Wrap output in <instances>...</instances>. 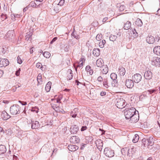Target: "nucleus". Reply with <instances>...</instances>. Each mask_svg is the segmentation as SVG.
<instances>
[{
    "label": "nucleus",
    "mask_w": 160,
    "mask_h": 160,
    "mask_svg": "<svg viewBox=\"0 0 160 160\" xmlns=\"http://www.w3.org/2000/svg\"><path fill=\"white\" fill-rule=\"evenodd\" d=\"M36 66L37 68H40L42 70H43V68L42 67L41 63L38 62L36 64Z\"/></svg>",
    "instance_id": "50"
},
{
    "label": "nucleus",
    "mask_w": 160,
    "mask_h": 160,
    "mask_svg": "<svg viewBox=\"0 0 160 160\" xmlns=\"http://www.w3.org/2000/svg\"><path fill=\"white\" fill-rule=\"evenodd\" d=\"M70 140L71 143H76L79 142L80 139L77 136H73L70 138Z\"/></svg>",
    "instance_id": "17"
},
{
    "label": "nucleus",
    "mask_w": 160,
    "mask_h": 160,
    "mask_svg": "<svg viewBox=\"0 0 160 160\" xmlns=\"http://www.w3.org/2000/svg\"><path fill=\"white\" fill-rule=\"evenodd\" d=\"M43 55L44 57L46 58H49L51 55L50 53L48 52H45L43 53Z\"/></svg>",
    "instance_id": "40"
},
{
    "label": "nucleus",
    "mask_w": 160,
    "mask_h": 160,
    "mask_svg": "<svg viewBox=\"0 0 160 160\" xmlns=\"http://www.w3.org/2000/svg\"><path fill=\"white\" fill-rule=\"evenodd\" d=\"M62 98V95H60L58 96L57 99H55V100L56 101V102L57 103H60L61 102L60 101Z\"/></svg>",
    "instance_id": "49"
},
{
    "label": "nucleus",
    "mask_w": 160,
    "mask_h": 160,
    "mask_svg": "<svg viewBox=\"0 0 160 160\" xmlns=\"http://www.w3.org/2000/svg\"><path fill=\"white\" fill-rule=\"evenodd\" d=\"M40 126L39 122L38 121H32L31 128L32 129L38 128Z\"/></svg>",
    "instance_id": "11"
},
{
    "label": "nucleus",
    "mask_w": 160,
    "mask_h": 160,
    "mask_svg": "<svg viewBox=\"0 0 160 160\" xmlns=\"http://www.w3.org/2000/svg\"><path fill=\"white\" fill-rule=\"evenodd\" d=\"M106 42L105 40H103L102 42H100L99 43V46L101 48H103L104 47V45Z\"/></svg>",
    "instance_id": "42"
},
{
    "label": "nucleus",
    "mask_w": 160,
    "mask_h": 160,
    "mask_svg": "<svg viewBox=\"0 0 160 160\" xmlns=\"http://www.w3.org/2000/svg\"><path fill=\"white\" fill-rule=\"evenodd\" d=\"M129 31L130 32L129 35L132 36L133 38H135L138 36V34L135 29L131 28Z\"/></svg>",
    "instance_id": "12"
},
{
    "label": "nucleus",
    "mask_w": 160,
    "mask_h": 160,
    "mask_svg": "<svg viewBox=\"0 0 160 160\" xmlns=\"http://www.w3.org/2000/svg\"><path fill=\"white\" fill-rule=\"evenodd\" d=\"M30 34H27L25 36V39L27 41L29 40L31 38V37L32 35L31 33H30Z\"/></svg>",
    "instance_id": "47"
},
{
    "label": "nucleus",
    "mask_w": 160,
    "mask_h": 160,
    "mask_svg": "<svg viewBox=\"0 0 160 160\" xmlns=\"http://www.w3.org/2000/svg\"><path fill=\"white\" fill-rule=\"evenodd\" d=\"M111 82L112 81L111 80L108 78H104L103 80V84L106 88H108L110 87Z\"/></svg>",
    "instance_id": "8"
},
{
    "label": "nucleus",
    "mask_w": 160,
    "mask_h": 160,
    "mask_svg": "<svg viewBox=\"0 0 160 160\" xmlns=\"http://www.w3.org/2000/svg\"><path fill=\"white\" fill-rule=\"evenodd\" d=\"M38 107H35L32 108V111L33 112H35L36 113H37L38 112Z\"/></svg>",
    "instance_id": "52"
},
{
    "label": "nucleus",
    "mask_w": 160,
    "mask_h": 160,
    "mask_svg": "<svg viewBox=\"0 0 160 160\" xmlns=\"http://www.w3.org/2000/svg\"><path fill=\"white\" fill-rule=\"evenodd\" d=\"M69 43L72 46H74L76 43L75 41L73 39L69 40Z\"/></svg>",
    "instance_id": "46"
},
{
    "label": "nucleus",
    "mask_w": 160,
    "mask_h": 160,
    "mask_svg": "<svg viewBox=\"0 0 160 160\" xmlns=\"http://www.w3.org/2000/svg\"><path fill=\"white\" fill-rule=\"evenodd\" d=\"M101 69L102 73L103 74H107L108 71V67L106 65H103Z\"/></svg>",
    "instance_id": "24"
},
{
    "label": "nucleus",
    "mask_w": 160,
    "mask_h": 160,
    "mask_svg": "<svg viewBox=\"0 0 160 160\" xmlns=\"http://www.w3.org/2000/svg\"><path fill=\"white\" fill-rule=\"evenodd\" d=\"M42 79V77L41 74L40 73H39L38 74V75L37 77V79L38 81V83L39 84H41L40 81L41 82V80Z\"/></svg>",
    "instance_id": "45"
},
{
    "label": "nucleus",
    "mask_w": 160,
    "mask_h": 160,
    "mask_svg": "<svg viewBox=\"0 0 160 160\" xmlns=\"http://www.w3.org/2000/svg\"><path fill=\"white\" fill-rule=\"evenodd\" d=\"M155 41L158 42L160 40V37L158 35L156 36L155 38Z\"/></svg>",
    "instance_id": "60"
},
{
    "label": "nucleus",
    "mask_w": 160,
    "mask_h": 160,
    "mask_svg": "<svg viewBox=\"0 0 160 160\" xmlns=\"http://www.w3.org/2000/svg\"><path fill=\"white\" fill-rule=\"evenodd\" d=\"M133 82L132 79H127L126 80L125 85L128 88H132L134 86Z\"/></svg>",
    "instance_id": "9"
},
{
    "label": "nucleus",
    "mask_w": 160,
    "mask_h": 160,
    "mask_svg": "<svg viewBox=\"0 0 160 160\" xmlns=\"http://www.w3.org/2000/svg\"><path fill=\"white\" fill-rule=\"evenodd\" d=\"M152 64L153 65L160 67V58L153 57L152 61Z\"/></svg>",
    "instance_id": "7"
},
{
    "label": "nucleus",
    "mask_w": 160,
    "mask_h": 160,
    "mask_svg": "<svg viewBox=\"0 0 160 160\" xmlns=\"http://www.w3.org/2000/svg\"><path fill=\"white\" fill-rule=\"evenodd\" d=\"M106 94V92H105L102 91L101 92L100 95L102 96H104Z\"/></svg>",
    "instance_id": "64"
},
{
    "label": "nucleus",
    "mask_w": 160,
    "mask_h": 160,
    "mask_svg": "<svg viewBox=\"0 0 160 160\" xmlns=\"http://www.w3.org/2000/svg\"><path fill=\"white\" fill-rule=\"evenodd\" d=\"M142 146H143L145 148H148L149 146L148 144V141L145 138H143L142 140Z\"/></svg>",
    "instance_id": "26"
},
{
    "label": "nucleus",
    "mask_w": 160,
    "mask_h": 160,
    "mask_svg": "<svg viewBox=\"0 0 160 160\" xmlns=\"http://www.w3.org/2000/svg\"><path fill=\"white\" fill-rule=\"evenodd\" d=\"M1 116L2 118L4 120H8L11 117V116L4 111L2 112Z\"/></svg>",
    "instance_id": "16"
},
{
    "label": "nucleus",
    "mask_w": 160,
    "mask_h": 160,
    "mask_svg": "<svg viewBox=\"0 0 160 160\" xmlns=\"http://www.w3.org/2000/svg\"><path fill=\"white\" fill-rule=\"evenodd\" d=\"M135 152V148L133 146L130 148H128L127 155L129 157L132 156V155Z\"/></svg>",
    "instance_id": "19"
},
{
    "label": "nucleus",
    "mask_w": 160,
    "mask_h": 160,
    "mask_svg": "<svg viewBox=\"0 0 160 160\" xmlns=\"http://www.w3.org/2000/svg\"><path fill=\"white\" fill-rule=\"evenodd\" d=\"M6 147L3 145H0V154H2L5 153L6 151Z\"/></svg>",
    "instance_id": "32"
},
{
    "label": "nucleus",
    "mask_w": 160,
    "mask_h": 160,
    "mask_svg": "<svg viewBox=\"0 0 160 160\" xmlns=\"http://www.w3.org/2000/svg\"><path fill=\"white\" fill-rule=\"evenodd\" d=\"M67 79L69 80H71L72 78L73 75L72 72V71L71 69H69L67 71Z\"/></svg>",
    "instance_id": "23"
},
{
    "label": "nucleus",
    "mask_w": 160,
    "mask_h": 160,
    "mask_svg": "<svg viewBox=\"0 0 160 160\" xmlns=\"http://www.w3.org/2000/svg\"><path fill=\"white\" fill-rule=\"evenodd\" d=\"M11 113L13 115H16L20 112V108L18 105H13L10 108Z\"/></svg>",
    "instance_id": "2"
},
{
    "label": "nucleus",
    "mask_w": 160,
    "mask_h": 160,
    "mask_svg": "<svg viewBox=\"0 0 160 160\" xmlns=\"http://www.w3.org/2000/svg\"><path fill=\"white\" fill-rule=\"evenodd\" d=\"M5 133H6L8 135H10L12 132L10 130H8L6 131Z\"/></svg>",
    "instance_id": "58"
},
{
    "label": "nucleus",
    "mask_w": 160,
    "mask_h": 160,
    "mask_svg": "<svg viewBox=\"0 0 160 160\" xmlns=\"http://www.w3.org/2000/svg\"><path fill=\"white\" fill-rule=\"evenodd\" d=\"M64 0H60L59 3L58 4H59V6H61L63 5L64 3Z\"/></svg>",
    "instance_id": "59"
},
{
    "label": "nucleus",
    "mask_w": 160,
    "mask_h": 160,
    "mask_svg": "<svg viewBox=\"0 0 160 160\" xmlns=\"http://www.w3.org/2000/svg\"><path fill=\"white\" fill-rule=\"evenodd\" d=\"M78 112V110L77 108H74L71 113V115L72 117L75 118L76 117L77 114Z\"/></svg>",
    "instance_id": "30"
},
{
    "label": "nucleus",
    "mask_w": 160,
    "mask_h": 160,
    "mask_svg": "<svg viewBox=\"0 0 160 160\" xmlns=\"http://www.w3.org/2000/svg\"><path fill=\"white\" fill-rule=\"evenodd\" d=\"M131 26V23L130 22L127 21L124 24V26L123 27V28L125 30H128L130 29Z\"/></svg>",
    "instance_id": "27"
},
{
    "label": "nucleus",
    "mask_w": 160,
    "mask_h": 160,
    "mask_svg": "<svg viewBox=\"0 0 160 160\" xmlns=\"http://www.w3.org/2000/svg\"><path fill=\"white\" fill-rule=\"evenodd\" d=\"M1 16V18H2V19H3V20H4L6 19L7 18V17L6 16V14H4L3 13L2 14Z\"/></svg>",
    "instance_id": "54"
},
{
    "label": "nucleus",
    "mask_w": 160,
    "mask_h": 160,
    "mask_svg": "<svg viewBox=\"0 0 160 160\" xmlns=\"http://www.w3.org/2000/svg\"><path fill=\"white\" fill-rule=\"evenodd\" d=\"M9 64V62L7 59H1L0 67L6 66Z\"/></svg>",
    "instance_id": "15"
},
{
    "label": "nucleus",
    "mask_w": 160,
    "mask_h": 160,
    "mask_svg": "<svg viewBox=\"0 0 160 160\" xmlns=\"http://www.w3.org/2000/svg\"><path fill=\"white\" fill-rule=\"evenodd\" d=\"M153 52L156 55H160V47L156 46L153 49Z\"/></svg>",
    "instance_id": "28"
},
{
    "label": "nucleus",
    "mask_w": 160,
    "mask_h": 160,
    "mask_svg": "<svg viewBox=\"0 0 160 160\" xmlns=\"http://www.w3.org/2000/svg\"><path fill=\"white\" fill-rule=\"evenodd\" d=\"M75 31L74 29L73 30V31L72 32L71 34V36H73L74 38H76L77 39H79L80 37L79 35H78L76 33H75L74 32Z\"/></svg>",
    "instance_id": "39"
},
{
    "label": "nucleus",
    "mask_w": 160,
    "mask_h": 160,
    "mask_svg": "<svg viewBox=\"0 0 160 160\" xmlns=\"http://www.w3.org/2000/svg\"><path fill=\"white\" fill-rule=\"evenodd\" d=\"M87 128V127L86 126H84L82 127L81 129V131H84L85 130H86Z\"/></svg>",
    "instance_id": "62"
},
{
    "label": "nucleus",
    "mask_w": 160,
    "mask_h": 160,
    "mask_svg": "<svg viewBox=\"0 0 160 160\" xmlns=\"http://www.w3.org/2000/svg\"><path fill=\"white\" fill-rule=\"evenodd\" d=\"M60 6H59V4L56 5L54 7V10L56 12H58L60 9Z\"/></svg>",
    "instance_id": "44"
},
{
    "label": "nucleus",
    "mask_w": 160,
    "mask_h": 160,
    "mask_svg": "<svg viewBox=\"0 0 160 160\" xmlns=\"http://www.w3.org/2000/svg\"><path fill=\"white\" fill-rule=\"evenodd\" d=\"M104 153L106 156L110 158L113 157L114 155V151L108 148L104 149Z\"/></svg>",
    "instance_id": "5"
},
{
    "label": "nucleus",
    "mask_w": 160,
    "mask_h": 160,
    "mask_svg": "<svg viewBox=\"0 0 160 160\" xmlns=\"http://www.w3.org/2000/svg\"><path fill=\"white\" fill-rule=\"evenodd\" d=\"M58 39V38L55 37L50 42V44H52L54 42H55Z\"/></svg>",
    "instance_id": "55"
},
{
    "label": "nucleus",
    "mask_w": 160,
    "mask_h": 160,
    "mask_svg": "<svg viewBox=\"0 0 160 160\" xmlns=\"http://www.w3.org/2000/svg\"><path fill=\"white\" fill-rule=\"evenodd\" d=\"M68 148L69 151L72 152L78 149V147L76 145H70L68 146Z\"/></svg>",
    "instance_id": "22"
},
{
    "label": "nucleus",
    "mask_w": 160,
    "mask_h": 160,
    "mask_svg": "<svg viewBox=\"0 0 160 160\" xmlns=\"http://www.w3.org/2000/svg\"><path fill=\"white\" fill-rule=\"evenodd\" d=\"M144 77L146 79L150 80L152 77V73L149 71H147L145 72L144 74Z\"/></svg>",
    "instance_id": "13"
},
{
    "label": "nucleus",
    "mask_w": 160,
    "mask_h": 160,
    "mask_svg": "<svg viewBox=\"0 0 160 160\" xmlns=\"http://www.w3.org/2000/svg\"><path fill=\"white\" fill-rule=\"evenodd\" d=\"M30 5L31 6L33 7H36L37 6V4L34 2H31Z\"/></svg>",
    "instance_id": "57"
},
{
    "label": "nucleus",
    "mask_w": 160,
    "mask_h": 160,
    "mask_svg": "<svg viewBox=\"0 0 160 160\" xmlns=\"http://www.w3.org/2000/svg\"><path fill=\"white\" fill-rule=\"evenodd\" d=\"M132 81L135 83H138L141 81L142 79L141 75L138 73H136L132 76Z\"/></svg>",
    "instance_id": "6"
},
{
    "label": "nucleus",
    "mask_w": 160,
    "mask_h": 160,
    "mask_svg": "<svg viewBox=\"0 0 160 160\" xmlns=\"http://www.w3.org/2000/svg\"><path fill=\"white\" fill-rule=\"evenodd\" d=\"M117 75L115 73H112L110 75V78L112 82L111 85L112 87H117L118 83L117 79Z\"/></svg>",
    "instance_id": "3"
},
{
    "label": "nucleus",
    "mask_w": 160,
    "mask_h": 160,
    "mask_svg": "<svg viewBox=\"0 0 160 160\" xmlns=\"http://www.w3.org/2000/svg\"><path fill=\"white\" fill-rule=\"evenodd\" d=\"M147 139V141H148V143L149 144V145L152 146L154 143V141L153 138L152 137H150L148 139Z\"/></svg>",
    "instance_id": "34"
},
{
    "label": "nucleus",
    "mask_w": 160,
    "mask_h": 160,
    "mask_svg": "<svg viewBox=\"0 0 160 160\" xmlns=\"http://www.w3.org/2000/svg\"><path fill=\"white\" fill-rule=\"evenodd\" d=\"M19 102L22 105H25L27 104V102L19 101Z\"/></svg>",
    "instance_id": "63"
},
{
    "label": "nucleus",
    "mask_w": 160,
    "mask_h": 160,
    "mask_svg": "<svg viewBox=\"0 0 160 160\" xmlns=\"http://www.w3.org/2000/svg\"><path fill=\"white\" fill-rule=\"evenodd\" d=\"M96 144L97 148L99 149H102L103 146V143L102 141L100 139L98 140L96 142Z\"/></svg>",
    "instance_id": "20"
},
{
    "label": "nucleus",
    "mask_w": 160,
    "mask_h": 160,
    "mask_svg": "<svg viewBox=\"0 0 160 160\" xmlns=\"http://www.w3.org/2000/svg\"><path fill=\"white\" fill-rule=\"evenodd\" d=\"M117 107L119 108L122 109L125 106V101L123 98H117L116 99Z\"/></svg>",
    "instance_id": "4"
},
{
    "label": "nucleus",
    "mask_w": 160,
    "mask_h": 160,
    "mask_svg": "<svg viewBox=\"0 0 160 160\" xmlns=\"http://www.w3.org/2000/svg\"><path fill=\"white\" fill-rule=\"evenodd\" d=\"M92 53L95 56H98L100 54V50L97 48L94 49L92 51Z\"/></svg>",
    "instance_id": "29"
},
{
    "label": "nucleus",
    "mask_w": 160,
    "mask_h": 160,
    "mask_svg": "<svg viewBox=\"0 0 160 160\" xmlns=\"http://www.w3.org/2000/svg\"><path fill=\"white\" fill-rule=\"evenodd\" d=\"M78 130V127L76 125H73L71 126L70 129V131L72 134H75L77 133Z\"/></svg>",
    "instance_id": "14"
},
{
    "label": "nucleus",
    "mask_w": 160,
    "mask_h": 160,
    "mask_svg": "<svg viewBox=\"0 0 160 160\" xmlns=\"http://www.w3.org/2000/svg\"><path fill=\"white\" fill-rule=\"evenodd\" d=\"M52 83L51 82H48L46 85L45 89L47 92H49L51 87Z\"/></svg>",
    "instance_id": "33"
},
{
    "label": "nucleus",
    "mask_w": 160,
    "mask_h": 160,
    "mask_svg": "<svg viewBox=\"0 0 160 160\" xmlns=\"http://www.w3.org/2000/svg\"><path fill=\"white\" fill-rule=\"evenodd\" d=\"M102 36L101 34H98L97 35L96 37V39L98 41H99L102 38Z\"/></svg>",
    "instance_id": "51"
},
{
    "label": "nucleus",
    "mask_w": 160,
    "mask_h": 160,
    "mask_svg": "<svg viewBox=\"0 0 160 160\" xmlns=\"http://www.w3.org/2000/svg\"><path fill=\"white\" fill-rule=\"evenodd\" d=\"M91 67L89 65H88L86 68V70L89 73L90 75H92L93 73V70L91 69Z\"/></svg>",
    "instance_id": "35"
},
{
    "label": "nucleus",
    "mask_w": 160,
    "mask_h": 160,
    "mask_svg": "<svg viewBox=\"0 0 160 160\" xmlns=\"http://www.w3.org/2000/svg\"><path fill=\"white\" fill-rule=\"evenodd\" d=\"M146 40L148 43L153 44L155 41V39L153 36H150L147 37Z\"/></svg>",
    "instance_id": "21"
},
{
    "label": "nucleus",
    "mask_w": 160,
    "mask_h": 160,
    "mask_svg": "<svg viewBox=\"0 0 160 160\" xmlns=\"http://www.w3.org/2000/svg\"><path fill=\"white\" fill-rule=\"evenodd\" d=\"M14 32L13 31H9L6 34V37L8 40L12 39L14 38Z\"/></svg>",
    "instance_id": "10"
},
{
    "label": "nucleus",
    "mask_w": 160,
    "mask_h": 160,
    "mask_svg": "<svg viewBox=\"0 0 160 160\" xmlns=\"http://www.w3.org/2000/svg\"><path fill=\"white\" fill-rule=\"evenodd\" d=\"M117 37V36L114 35H111L109 37V40L112 41L114 42L115 41Z\"/></svg>",
    "instance_id": "43"
},
{
    "label": "nucleus",
    "mask_w": 160,
    "mask_h": 160,
    "mask_svg": "<svg viewBox=\"0 0 160 160\" xmlns=\"http://www.w3.org/2000/svg\"><path fill=\"white\" fill-rule=\"evenodd\" d=\"M97 80L99 82H101L103 81V78L101 76H99L97 78Z\"/></svg>",
    "instance_id": "56"
},
{
    "label": "nucleus",
    "mask_w": 160,
    "mask_h": 160,
    "mask_svg": "<svg viewBox=\"0 0 160 160\" xmlns=\"http://www.w3.org/2000/svg\"><path fill=\"white\" fill-rule=\"evenodd\" d=\"M119 74L121 76H123L125 73L126 71L125 68L122 67H120L119 68Z\"/></svg>",
    "instance_id": "31"
},
{
    "label": "nucleus",
    "mask_w": 160,
    "mask_h": 160,
    "mask_svg": "<svg viewBox=\"0 0 160 160\" xmlns=\"http://www.w3.org/2000/svg\"><path fill=\"white\" fill-rule=\"evenodd\" d=\"M135 24L138 27H141L142 25V22L141 20L139 18H138L135 22Z\"/></svg>",
    "instance_id": "36"
},
{
    "label": "nucleus",
    "mask_w": 160,
    "mask_h": 160,
    "mask_svg": "<svg viewBox=\"0 0 160 160\" xmlns=\"http://www.w3.org/2000/svg\"><path fill=\"white\" fill-rule=\"evenodd\" d=\"M135 113L133 115L130 119V121L132 122H137L139 120V116Z\"/></svg>",
    "instance_id": "18"
},
{
    "label": "nucleus",
    "mask_w": 160,
    "mask_h": 160,
    "mask_svg": "<svg viewBox=\"0 0 160 160\" xmlns=\"http://www.w3.org/2000/svg\"><path fill=\"white\" fill-rule=\"evenodd\" d=\"M20 69L19 68V69L16 71V75L17 76H18L20 74Z\"/></svg>",
    "instance_id": "61"
},
{
    "label": "nucleus",
    "mask_w": 160,
    "mask_h": 160,
    "mask_svg": "<svg viewBox=\"0 0 160 160\" xmlns=\"http://www.w3.org/2000/svg\"><path fill=\"white\" fill-rule=\"evenodd\" d=\"M103 61L102 59L99 58L98 59L96 62V64L98 67L101 68L103 66Z\"/></svg>",
    "instance_id": "25"
},
{
    "label": "nucleus",
    "mask_w": 160,
    "mask_h": 160,
    "mask_svg": "<svg viewBox=\"0 0 160 160\" xmlns=\"http://www.w3.org/2000/svg\"><path fill=\"white\" fill-rule=\"evenodd\" d=\"M139 136L137 134H136L134 135L133 139H132V142L134 143H136L137 142L139 139Z\"/></svg>",
    "instance_id": "38"
},
{
    "label": "nucleus",
    "mask_w": 160,
    "mask_h": 160,
    "mask_svg": "<svg viewBox=\"0 0 160 160\" xmlns=\"http://www.w3.org/2000/svg\"><path fill=\"white\" fill-rule=\"evenodd\" d=\"M128 151V148L125 147L123 148L121 150V152L123 155H125L127 154Z\"/></svg>",
    "instance_id": "37"
},
{
    "label": "nucleus",
    "mask_w": 160,
    "mask_h": 160,
    "mask_svg": "<svg viewBox=\"0 0 160 160\" xmlns=\"http://www.w3.org/2000/svg\"><path fill=\"white\" fill-rule=\"evenodd\" d=\"M117 7H119V10L120 11H124L125 8V7L124 5H121L120 4H118Z\"/></svg>",
    "instance_id": "41"
},
{
    "label": "nucleus",
    "mask_w": 160,
    "mask_h": 160,
    "mask_svg": "<svg viewBox=\"0 0 160 160\" xmlns=\"http://www.w3.org/2000/svg\"><path fill=\"white\" fill-rule=\"evenodd\" d=\"M138 113V111H136L135 108L133 107L128 109L124 112V115L127 119H130L136 113V112Z\"/></svg>",
    "instance_id": "1"
},
{
    "label": "nucleus",
    "mask_w": 160,
    "mask_h": 160,
    "mask_svg": "<svg viewBox=\"0 0 160 160\" xmlns=\"http://www.w3.org/2000/svg\"><path fill=\"white\" fill-rule=\"evenodd\" d=\"M12 19L13 20H15L16 18H19L20 17V15L18 14H14L13 15H12Z\"/></svg>",
    "instance_id": "48"
},
{
    "label": "nucleus",
    "mask_w": 160,
    "mask_h": 160,
    "mask_svg": "<svg viewBox=\"0 0 160 160\" xmlns=\"http://www.w3.org/2000/svg\"><path fill=\"white\" fill-rule=\"evenodd\" d=\"M17 62L19 64H21L22 63V60L19 56H18L17 58Z\"/></svg>",
    "instance_id": "53"
}]
</instances>
